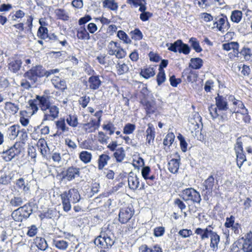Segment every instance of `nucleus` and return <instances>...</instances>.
<instances>
[{"instance_id":"4d7b16f0","label":"nucleus","mask_w":252,"mask_h":252,"mask_svg":"<svg viewBox=\"0 0 252 252\" xmlns=\"http://www.w3.org/2000/svg\"><path fill=\"white\" fill-rule=\"evenodd\" d=\"M174 138L175 136L173 133H168L163 140V144L164 145H171L173 142Z\"/></svg>"},{"instance_id":"a18cd8bd","label":"nucleus","mask_w":252,"mask_h":252,"mask_svg":"<svg viewBox=\"0 0 252 252\" xmlns=\"http://www.w3.org/2000/svg\"><path fill=\"white\" fill-rule=\"evenodd\" d=\"M242 17V13L239 10H234L232 12L231 19V20L236 23H238L240 21Z\"/></svg>"},{"instance_id":"09e8293b","label":"nucleus","mask_w":252,"mask_h":252,"mask_svg":"<svg viewBox=\"0 0 252 252\" xmlns=\"http://www.w3.org/2000/svg\"><path fill=\"white\" fill-rule=\"evenodd\" d=\"M131 38L136 40H140L143 38V34L138 29H135L130 32Z\"/></svg>"},{"instance_id":"dca6fc26","label":"nucleus","mask_w":252,"mask_h":252,"mask_svg":"<svg viewBox=\"0 0 252 252\" xmlns=\"http://www.w3.org/2000/svg\"><path fill=\"white\" fill-rule=\"evenodd\" d=\"M64 211L67 212L70 210L71 206L70 202L69 193L67 191H64L60 195Z\"/></svg>"},{"instance_id":"ddd939ff","label":"nucleus","mask_w":252,"mask_h":252,"mask_svg":"<svg viewBox=\"0 0 252 252\" xmlns=\"http://www.w3.org/2000/svg\"><path fill=\"white\" fill-rule=\"evenodd\" d=\"M80 176V169L73 166L69 167L66 170L63 176L64 179L70 181Z\"/></svg>"},{"instance_id":"aec40b11","label":"nucleus","mask_w":252,"mask_h":252,"mask_svg":"<svg viewBox=\"0 0 252 252\" xmlns=\"http://www.w3.org/2000/svg\"><path fill=\"white\" fill-rule=\"evenodd\" d=\"M22 62L20 59H10L8 62V69L13 72H17L20 68Z\"/></svg>"},{"instance_id":"2f4dec72","label":"nucleus","mask_w":252,"mask_h":252,"mask_svg":"<svg viewBox=\"0 0 252 252\" xmlns=\"http://www.w3.org/2000/svg\"><path fill=\"white\" fill-rule=\"evenodd\" d=\"M55 14L59 19L63 21H68L69 19L68 13L63 9H57L55 11Z\"/></svg>"},{"instance_id":"bf43d9fd","label":"nucleus","mask_w":252,"mask_h":252,"mask_svg":"<svg viewBox=\"0 0 252 252\" xmlns=\"http://www.w3.org/2000/svg\"><path fill=\"white\" fill-rule=\"evenodd\" d=\"M135 128L134 125L131 124H127L124 127L123 132L126 134H129L133 132Z\"/></svg>"},{"instance_id":"49530a36","label":"nucleus","mask_w":252,"mask_h":252,"mask_svg":"<svg viewBox=\"0 0 252 252\" xmlns=\"http://www.w3.org/2000/svg\"><path fill=\"white\" fill-rule=\"evenodd\" d=\"M189 42L190 43L191 46L196 52L199 53L202 51V48L199 45V42L195 38L191 37L189 39Z\"/></svg>"},{"instance_id":"4c0bfd02","label":"nucleus","mask_w":252,"mask_h":252,"mask_svg":"<svg viewBox=\"0 0 252 252\" xmlns=\"http://www.w3.org/2000/svg\"><path fill=\"white\" fill-rule=\"evenodd\" d=\"M92 154L88 151H82L79 154L80 160L85 163L90 162L92 159Z\"/></svg>"},{"instance_id":"13d9d810","label":"nucleus","mask_w":252,"mask_h":252,"mask_svg":"<svg viewBox=\"0 0 252 252\" xmlns=\"http://www.w3.org/2000/svg\"><path fill=\"white\" fill-rule=\"evenodd\" d=\"M145 107L147 114L154 113L156 109L154 104L150 101L145 102Z\"/></svg>"},{"instance_id":"412c9836","label":"nucleus","mask_w":252,"mask_h":252,"mask_svg":"<svg viewBox=\"0 0 252 252\" xmlns=\"http://www.w3.org/2000/svg\"><path fill=\"white\" fill-rule=\"evenodd\" d=\"M179 158H173L171 159L168 163V170L172 173L175 174L178 172L180 164V158L178 156Z\"/></svg>"},{"instance_id":"774afa93","label":"nucleus","mask_w":252,"mask_h":252,"mask_svg":"<svg viewBox=\"0 0 252 252\" xmlns=\"http://www.w3.org/2000/svg\"><path fill=\"white\" fill-rule=\"evenodd\" d=\"M239 53L244 56L246 59L249 60L251 57V51L248 48H243V49L239 52Z\"/></svg>"},{"instance_id":"a878e982","label":"nucleus","mask_w":252,"mask_h":252,"mask_svg":"<svg viewBox=\"0 0 252 252\" xmlns=\"http://www.w3.org/2000/svg\"><path fill=\"white\" fill-rule=\"evenodd\" d=\"M20 126L13 125L10 126L7 130L8 136L11 140L15 139L18 136L19 132Z\"/></svg>"},{"instance_id":"37998d69","label":"nucleus","mask_w":252,"mask_h":252,"mask_svg":"<svg viewBox=\"0 0 252 252\" xmlns=\"http://www.w3.org/2000/svg\"><path fill=\"white\" fill-rule=\"evenodd\" d=\"M103 7L112 10H116L118 8L117 3L114 0H105L103 2Z\"/></svg>"},{"instance_id":"6e6552de","label":"nucleus","mask_w":252,"mask_h":252,"mask_svg":"<svg viewBox=\"0 0 252 252\" xmlns=\"http://www.w3.org/2000/svg\"><path fill=\"white\" fill-rule=\"evenodd\" d=\"M214 185V177L212 175H211L202 184V186L203 187L202 191L204 192L205 198L208 195H211Z\"/></svg>"},{"instance_id":"c756f323","label":"nucleus","mask_w":252,"mask_h":252,"mask_svg":"<svg viewBox=\"0 0 252 252\" xmlns=\"http://www.w3.org/2000/svg\"><path fill=\"white\" fill-rule=\"evenodd\" d=\"M25 201V199L22 196L17 195L14 196L10 200V205L14 207L21 206Z\"/></svg>"},{"instance_id":"4be33fe9","label":"nucleus","mask_w":252,"mask_h":252,"mask_svg":"<svg viewBox=\"0 0 252 252\" xmlns=\"http://www.w3.org/2000/svg\"><path fill=\"white\" fill-rule=\"evenodd\" d=\"M220 242V237L216 232L210 237V247L212 251L216 252L219 248V244Z\"/></svg>"},{"instance_id":"f03ea898","label":"nucleus","mask_w":252,"mask_h":252,"mask_svg":"<svg viewBox=\"0 0 252 252\" xmlns=\"http://www.w3.org/2000/svg\"><path fill=\"white\" fill-rule=\"evenodd\" d=\"M216 105H212L209 107L210 114L213 119L219 117L220 114L218 113L219 111H226L228 109V104L225 97L219 94L215 98Z\"/></svg>"},{"instance_id":"c85d7f7f","label":"nucleus","mask_w":252,"mask_h":252,"mask_svg":"<svg viewBox=\"0 0 252 252\" xmlns=\"http://www.w3.org/2000/svg\"><path fill=\"white\" fill-rule=\"evenodd\" d=\"M110 159V157L106 154H102L99 156L98 159V169L102 170L107 164L108 161Z\"/></svg>"},{"instance_id":"c9c22d12","label":"nucleus","mask_w":252,"mask_h":252,"mask_svg":"<svg viewBox=\"0 0 252 252\" xmlns=\"http://www.w3.org/2000/svg\"><path fill=\"white\" fill-rule=\"evenodd\" d=\"M155 72L152 67H148L141 70L140 75L146 79H148L155 75Z\"/></svg>"},{"instance_id":"6e6d98bb","label":"nucleus","mask_w":252,"mask_h":252,"mask_svg":"<svg viewBox=\"0 0 252 252\" xmlns=\"http://www.w3.org/2000/svg\"><path fill=\"white\" fill-rule=\"evenodd\" d=\"M117 36L126 43H129L131 42V40L127 35L123 31H119L118 32Z\"/></svg>"},{"instance_id":"864d4df0","label":"nucleus","mask_w":252,"mask_h":252,"mask_svg":"<svg viewBox=\"0 0 252 252\" xmlns=\"http://www.w3.org/2000/svg\"><path fill=\"white\" fill-rule=\"evenodd\" d=\"M165 74L163 69H159V71L157 76V81L158 85L159 86L165 80Z\"/></svg>"},{"instance_id":"f3484780","label":"nucleus","mask_w":252,"mask_h":252,"mask_svg":"<svg viewBox=\"0 0 252 252\" xmlns=\"http://www.w3.org/2000/svg\"><path fill=\"white\" fill-rule=\"evenodd\" d=\"M4 109L5 113L10 116L15 115L19 111V107L18 104L11 102L5 103Z\"/></svg>"},{"instance_id":"338daca9","label":"nucleus","mask_w":252,"mask_h":252,"mask_svg":"<svg viewBox=\"0 0 252 252\" xmlns=\"http://www.w3.org/2000/svg\"><path fill=\"white\" fill-rule=\"evenodd\" d=\"M234 223L235 218L233 216H231L230 217L226 219L224 226L227 228H231Z\"/></svg>"},{"instance_id":"3c124183","label":"nucleus","mask_w":252,"mask_h":252,"mask_svg":"<svg viewBox=\"0 0 252 252\" xmlns=\"http://www.w3.org/2000/svg\"><path fill=\"white\" fill-rule=\"evenodd\" d=\"M236 154L237 164L240 168L244 161L246 160V158L243 152Z\"/></svg>"},{"instance_id":"ea45409f","label":"nucleus","mask_w":252,"mask_h":252,"mask_svg":"<svg viewBox=\"0 0 252 252\" xmlns=\"http://www.w3.org/2000/svg\"><path fill=\"white\" fill-rule=\"evenodd\" d=\"M120 46L116 42L113 41H110L108 45V53L110 55H114L117 50Z\"/></svg>"},{"instance_id":"f257e3e1","label":"nucleus","mask_w":252,"mask_h":252,"mask_svg":"<svg viewBox=\"0 0 252 252\" xmlns=\"http://www.w3.org/2000/svg\"><path fill=\"white\" fill-rule=\"evenodd\" d=\"M114 242L115 236L114 234L109 228L106 227L102 228L100 235L94 241L95 245L104 249L111 247Z\"/></svg>"},{"instance_id":"7c9ffc66","label":"nucleus","mask_w":252,"mask_h":252,"mask_svg":"<svg viewBox=\"0 0 252 252\" xmlns=\"http://www.w3.org/2000/svg\"><path fill=\"white\" fill-rule=\"evenodd\" d=\"M35 245L37 248L41 251H45L48 247L45 239L40 237H36L34 239Z\"/></svg>"},{"instance_id":"72a5a7b5","label":"nucleus","mask_w":252,"mask_h":252,"mask_svg":"<svg viewBox=\"0 0 252 252\" xmlns=\"http://www.w3.org/2000/svg\"><path fill=\"white\" fill-rule=\"evenodd\" d=\"M67 192L69 193L70 198H71L73 203H76L79 201L80 195L76 189H72L67 191Z\"/></svg>"},{"instance_id":"a211bd4d","label":"nucleus","mask_w":252,"mask_h":252,"mask_svg":"<svg viewBox=\"0 0 252 252\" xmlns=\"http://www.w3.org/2000/svg\"><path fill=\"white\" fill-rule=\"evenodd\" d=\"M37 101H38V105L42 111L46 110L51 105L49 100V97L47 95L36 96Z\"/></svg>"},{"instance_id":"0e129e2a","label":"nucleus","mask_w":252,"mask_h":252,"mask_svg":"<svg viewBox=\"0 0 252 252\" xmlns=\"http://www.w3.org/2000/svg\"><path fill=\"white\" fill-rule=\"evenodd\" d=\"M200 17L205 22L209 23L213 20V17L209 13H202Z\"/></svg>"},{"instance_id":"603ef678","label":"nucleus","mask_w":252,"mask_h":252,"mask_svg":"<svg viewBox=\"0 0 252 252\" xmlns=\"http://www.w3.org/2000/svg\"><path fill=\"white\" fill-rule=\"evenodd\" d=\"M27 114V112L25 110L21 111L20 112V122L21 124V125L24 126H27L29 123V119L25 117Z\"/></svg>"},{"instance_id":"393cba45","label":"nucleus","mask_w":252,"mask_h":252,"mask_svg":"<svg viewBox=\"0 0 252 252\" xmlns=\"http://www.w3.org/2000/svg\"><path fill=\"white\" fill-rule=\"evenodd\" d=\"M147 133V143L149 145L153 144L155 138V128L151 124L148 125V127L146 131Z\"/></svg>"},{"instance_id":"c03bdc74","label":"nucleus","mask_w":252,"mask_h":252,"mask_svg":"<svg viewBox=\"0 0 252 252\" xmlns=\"http://www.w3.org/2000/svg\"><path fill=\"white\" fill-rule=\"evenodd\" d=\"M56 125L58 129L61 130L62 132H66L69 130V128L66 126L64 119H60L56 121Z\"/></svg>"},{"instance_id":"1a4fd4ad","label":"nucleus","mask_w":252,"mask_h":252,"mask_svg":"<svg viewBox=\"0 0 252 252\" xmlns=\"http://www.w3.org/2000/svg\"><path fill=\"white\" fill-rule=\"evenodd\" d=\"M134 214L132 208L126 207L120 210L119 214V220L122 223H126Z\"/></svg>"},{"instance_id":"423d86ee","label":"nucleus","mask_w":252,"mask_h":252,"mask_svg":"<svg viewBox=\"0 0 252 252\" xmlns=\"http://www.w3.org/2000/svg\"><path fill=\"white\" fill-rule=\"evenodd\" d=\"M183 199L185 201L190 200L193 203H200L201 198L200 193L192 188L184 189L182 193Z\"/></svg>"},{"instance_id":"473e14b6","label":"nucleus","mask_w":252,"mask_h":252,"mask_svg":"<svg viewBox=\"0 0 252 252\" xmlns=\"http://www.w3.org/2000/svg\"><path fill=\"white\" fill-rule=\"evenodd\" d=\"M54 245L58 249L64 251L68 247V242L63 240H54Z\"/></svg>"},{"instance_id":"680f3d73","label":"nucleus","mask_w":252,"mask_h":252,"mask_svg":"<svg viewBox=\"0 0 252 252\" xmlns=\"http://www.w3.org/2000/svg\"><path fill=\"white\" fill-rule=\"evenodd\" d=\"M178 234L183 238H186L191 235L192 234V232L190 229H183L180 230L179 231Z\"/></svg>"},{"instance_id":"58836bf2","label":"nucleus","mask_w":252,"mask_h":252,"mask_svg":"<svg viewBox=\"0 0 252 252\" xmlns=\"http://www.w3.org/2000/svg\"><path fill=\"white\" fill-rule=\"evenodd\" d=\"M19 209H22L21 212L25 219L29 218L32 212L31 206L29 204H25L23 206L19 207Z\"/></svg>"},{"instance_id":"2eb2a0df","label":"nucleus","mask_w":252,"mask_h":252,"mask_svg":"<svg viewBox=\"0 0 252 252\" xmlns=\"http://www.w3.org/2000/svg\"><path fill=\"white\" fill-rule=\"evenodd\" d=\"M210 227L211 226H209L205 229L197 228L195 230V233L200 236L201 239L202 240H205L209 237L210 238L215 232V231H213Z\"/></svg>"},{"instance_id":"0eeeda50","label":"nucleus","mask_w":252,"mask_h":252,"mask_svg":"<svg viewBox=\"0 0 252 252\" xmlns=\"http://www.w3.org/2000/svg\"><path fill=\"white\" fill-rule=\"evenodd\" d=\"M44 117L41 125H43L44 121H53L58 117L59 109L54 105H51L46 110L43 111Z\"/></svg>"},{"instance_id":"5fc2aeb1","label":"nucleus","mask_w":252,"mask_h":252,"mask_svg":"<svg viewBox=\"0 0 252 252\" xmlns=\"http://www.w3.org/2000/svg\"><path fill=\"white\" fill-rule=\"evenodd\" d=\"M37 146L40 148L41 155L45 157L47 154V151L46 150V144L45 141L43 139L39 140L37 143Z\"/></svg>"},{"instance_id":"69168bd1","label":"nucleus","mask_w":252,"mask_h":252,"mask_svg":"<svg viewBox=\"0 0 252 252\" xmlns=\"http://www.w3.org/2000/svg\"><path fill=\"white\" fill-rule=\"evenodd\" d=\"M114 55L118 59H122L126 56V52L120 46Z\"/></svg>"},{"instance_id":"b1692460","label":"nucleus","mask_w":252,"mask_h":252,"mask_svg":"<svg viewBox=\"0 0 252 252\" xmlns=\"http://www.w3.org/2000/svg\"><path fill=\"white\" fill-rule=\"evenodd\" d=\"M76 36L78 39L81 40H89L90 38V34L84 26H80L77 29Z\"/></svg>"},{"instance_id":"9b49d317","label":"nucleus","mask_w":252,"mask_h":252,"mask_svg":"<svg viewBox=\"0 0 252 252\" xmlns=\"http://www.w3.org/2000/svg\"><path fill=\"white\" fill-rule=\"evenodd\" d=\"M236 246L244 252H252V241L244 240V238L239 239Z\"/></svg>"},{"instance_id":"7ed1b4c3","label":"nucleus","mask_w":252,"mask_h":252,"mask_svg":"<svg viewBox=\"0 0 252 252\" xmlns=\"http://www.w3.org/2000/svg\"><path fill=\"white\" fill-rule=\"evenodd\" d=\"M22 146L20 143L16 142L8 149L0 153L1 158L5 161H9L16 156L19 155L22 151Z\"/></svg>"},{"instance_id":"6ab92c4d","label":"nucleus","mask_w":252,"mask_h":252,"mask_svg":"<svg viewBox=\"0 0 252 252\" xmlns=\"http://www.w3.org/2000/svg\"><path fill=\"white\" fill-rule=\"evenodd\" d=\"M88 83L90 89L95 90L99 87L101 81L98 76H92L89 78Z\"/></svg>"},{"instance_id":"cd10ccee","label":"nucleus","mask_w":252,"mask_h":252,"mask_svg":"<svg viewBox=\"0 0 252 252\" xmlns=\"http://www.w3.org/2000/svg\"><path fill=\"white\" fill-rule=\"evenodd\" d=\"M249 19L244 18L243 22L241 24L239 28V32L244 34L250 32L251 29L250 27V25L251 22H249Z\"/></svg>"},{"instance_id":"052dcab7","label":"nucleus","mask_w":252,"mask_h":252,"mask_svg":"<svg viewBox=\"0 0 252 252\" xmlns=\"http://www.w3.org/2000/svg\"><path fill=\"white\" fill-rule=\"evenodd\" d=\"M19 137L22 143H25V142L28 139V134L26 132V129H19V132L18 133Z\"/></svg>"},{"instance_id":"9d476101","label":"nucleus","mask_w":252,"mask_h":252,"mask_svg":"<svg viewBox=\"0 0 252 252\" xmlns=\"http://www.w3.org/2000/svg\"><path fill=\"white\" fill-rule=\"evenodd\" d=\"M227 21V18L226 16L221 15L218 20L217 18L213 21V25H208V26L212 29L217 28L219 31H223L226 27L225 26V22Z\"/></svg>"},{"instance_id":"e433bc0d","label":"nucleus","mask_w":252,"mask_h":252,"mask_svg":"<svg viewBox=\"0 0 252 252\" xmlns=\"http://www.w3.org/2000/svg\"><path fill=\"white\" fill-rule=\"evenodd\" d=\"M114 157L116 158L117 161L121 162L124 159L125 157V151L123 148L121 147L117 149L114 152Z\"/></svg>"},{"instance_id":"79ce46f5","label":"nucleus","mask_w":252,"mask_h":252,"mask_svg":"<svg viewBox=\"0 0 252 252\" xmlns=\"http://www.w3.org/2000/svg\"><path fill=\"white\" fill-rule=\"evenodd\" d=\"M67 123L72 127H76L78 125V118L75 115H68L66 119Z\"/></svg>"},{"instance_id":"bb28decb","label":"nucleus","mask_w":252,"mask_h":252,"mask_svg":"<svg viewBox=\"0 0 252 252\" xmlns=\"http://www.w3.org/2000/svg\"><path fill=\"white\" fill-rule=\"evenodd\" d=\"M98 125L95 124V119H92L91 121L83 125V129L88 133L94 132L95 130L98 129Z\"/></svg>"},{"instance_id":"f704fd0d","label":"nucleus","mask_w":252,"mask_h":252,"mask_svg":"<svg viewBox=\"0 0 252 252\" xmlns=\"http://www.w3.org/2000/svg\"><path fill=\"white\" fill-rule=\"evenodd\" d=\"M203 64V61L199 58H192L190 60L189 66L193 69H197L200 68Z\"/></svg>"},{"instance_id":"4468645a","label":"nucleus","mask_w":252,"mask_h":252,"mask_svg":"<svg viewBox=\"0 0 252 252\" xmlns=\"http://www.w3.org/2000/svg\"><path fill=\"white\" fill-rule=\"evenodd\" d=\"M128 184L130 189L135 190L139 186V181L137 176L132 172L128 175Z\"/></svg>"},{"instance_id":"a19ab883","label":"nucleus","mask_w":252,"mask_h":252,"mask_svg":"<svg viewBox=\"0 0 252 252\" xmlns=\"http://www.w3.org/2000/svg\"><path fill=\"white\" fill-rule=\"evenodd\" d=\"M21 210H22V209H19L18 208L12 212L11 216L15 221L20 222L25 219Z\"/></svg>"},{"instance_id":"5701e85b","label":"nucleus","mask_w":252,"mask_h":252,"mask_svg":"<svg viewBox=\"0 0 252 252\" xmlns=\"http://www.w3.org/2000/svg\"><path fill=\"white\" fill-rule=\"evenodd\" d=\"M116 72L119 75L126 73L129 71L128 65L122 61H118L116 65Z\"/></svg>"},{"instance_id":"f8f14e48","label":"nucleus","mask_w":252,"mask_h":252,"mask_svg":"<svg viewBox=\"0 0 252 252\" xmlns=\"http://www.w3.org/2000/svg\"><path fill=\"white\" fill-rule=\"evenodd\" d=\"M51 82L55 88L61 90L63 92L67 89L65 80L58 76H54L52 79Z\"/></svg>"},{"instance_id":"de8ad7c7","label":"nucleus","mask_w":252,"mask_h":252,"mask_svg":"<svg viewBox=\"0 0 252 252\" xmlns=\"http://www.w3.org/2000/svg\"><path fill=\"white\" fill-rule=\"evenodd\" d=\"M37 36L41 39L47 38L48 37L47 28L40 26L38 30Z\"/></svg>"},{"instance_id":"20e7f679","label":"nucleus","mask_w":252,"mask_h":252,"mask_svg":"<svg viewBox=\"0 0 252 252\" xmlns=\"http://www.w3.org/2000/svg\"><path fill=\"white\" fill-rule=\"evenodd\" d=\"M44 69L41 65L32 67L30 70L26 72L24 76L28 78L32 83H35L38 81V78L45 76Z\"/></svg>"},{"instance_id":"39448f33","label":"nucleus","mask_w":252,"mask_h":252,"mask_svg":"<svg viewBox=\"0 0 252 252\" xmlns=\"http://www.w3.org/2000/svg\"><path fill=\"white\" fill-rule=\"evenodd\" d=\"M166 46L168 47V50L175 53L178 51L179 53H183L187 55L190 52V49L187 44L183 43L181 40H177L173 43H166Z\"/></svg>"},{"instance_id":"8fccbe9b","label":"nucleus","mask_w":252,"mask_h":252,"mask_svg":"<svg viewBox=\"0 0 252 252\" xmlns=\"http://www.w3.org/2000/svg\"><path fill=\"white\" fill-rule=\"evenodd\" d=\"M109 137L107 136L103 132L99 131L97 139L98 141L101 144H106L109 139Z\"/></svg>"},{"instance_id":"e2e57ef3","label":"nucleus","mask_w":252,"mask_h":252,"mask_svg":"<svg viewBox=\"0 0 252 252\" xmlns=\"http://www.w3.org/2000/svg\"><path fill=\"white\" fill-rule=\"evenodd\" d=\"M90 100V97L86 95L81 97L79 99V103L82 107L85 108Z\"/></svg>"}]
</instances>
